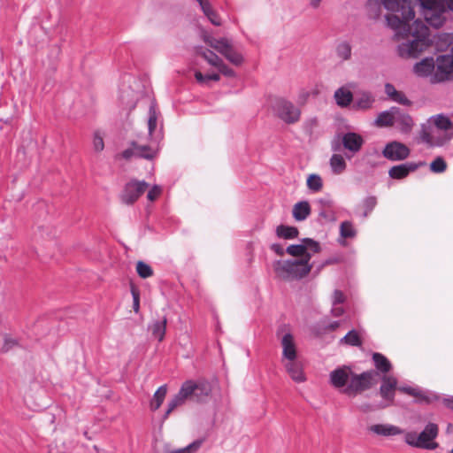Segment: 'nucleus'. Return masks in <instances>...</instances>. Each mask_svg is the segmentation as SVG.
Here are the masks:
<instances>
[{
	"label": "nucleus",
	"instance_id": "obj_8",
	"mask_svg": "<svg viewBox=\"0 0 453 453\" xmlns=\"http://www.w3.org/2000/svg\"><path fill=\"white\" fill-rule=\"evenodd\" d=\"M275 114L287 124H295L299 121L301 110L292 102L284 98H275L272 103Z\"/></svg>",
	"mask_w": 453,
	"mask_h": 453
},
{
	"label": "nucleus",
	"instance_id": "obj_49",
	"mask_svg": "<svg viewBox=\"0 0 453 453\" xmlns=\"http://www.w3.org/2000/svg\"><path fill=\"white\" fill-rule=\"evenodd\" d=\"M421 5L427 10L436 11L441 7V4L438 0H420Z\"/></svg>",
	"mask_w": 453,
	"mask_h": 453
},
{
	"label": "nucleus",
	"instance_id": "obj_52",
	"mask_svg": "<svg viewBox=\"0 0 453 453\" xmlns=\"http://www.w3.org/2000/svg\"><path fill=\"white\" fill-rule=\"evenodd\" d=\"M345 300V296L341 290H335L333 295V304L336 305L338 303H343Z\"/></svg>",
	"mask_w": 453,
	"mask_h": 453
},
{
	"label": "nucleus",
	"instance_id": "obj_4",
	"mask_svg": "<svg viewBox=\"0 0 453 453\" xmlns=\"http://www.w3.org/2000/svg\"><path fill=\"white\" fill-rule=\"evenodd\" d=\"M439 432L438 426L429 423L420 433L408 432L405 434V442L412 447L418 449H434L438 444L434 441Z\"/></svg>",
	"mask_w": 453,
	"mask_h": 453
},
{
	"label": "nucleus",
	"instance_id": "obj_61",
	"mask_svg": "<svg viewBox=\"0 0 453 453\" xmlns=\"http://www.w3.org/2000/svg\"><path fill=\"white\" fill-rule=\"evenodd\" d=\"M219 79H220V76L219 73L207 74V82L209 81H219Z\"/></svg>",
	"mask_w": 453,
	"mask_h": 453
},
{
	"label": "nucleus",
	"instance_id": "obj_62",
	"mask_svg": "<svg viewBox=\"0 0 453 453\" xmlns=\"http://www.w3.org/2000/svg\"><path fill=\"white\" fill-rule=\"evenodd\" d=\"M322 0H310V4L312 8L317 9L320 5Z\"/></svg>",
	"mask_w": 453,
	"mask_h": 453
},
{
	"label": "nucleus",
	"instance_id": "obj_38",
	"mask_svg": "<svg viewBox=\"0 0 453 453\" xmlns=\"http://www.w3.org/2000/svg\"><path fill=\"white\" fill-rule=\"evenodd\" d=\"M448 168L446 160L441 157H436L429 165V170L434 173H442Z\"/></svg>",
	"mask_w": 453,
	"mask_h": 453
},
{
	"label": "nucleus",
	"instance_id": "obj_19",
	"mask_svg": "<svg viewBox=\"0 0 453 453\" xmlns=\"http://www.w3.org/2000/svg\"><path fill=\"white\" fill-rule=\"evenodd\" d=\"M283 363L288 373L294 381L301 383L306 380V377L303 373V366L300 362L296 359H292Z\"/></svg>",
	"mask_w": 453,
	"mask_h": 453
},
{
	"label": "nucleus",
	"instance_id": "obj_50",
	"mask_svg": "<svg viewBox=\"0 0 453 453\" xmlns=\"http://www.w3.org/2000/svg\"><path fill=\"white\" fill-rule=\"evenodd\" d=\"M93 146L96 151H102L104 148L103 137L98 132L94 134Z\"/></svg>",
	"mask_w": 453,
	"mask_h": 453
},
{
	"label": "nucleus",
	"instance_id": "obj_24",
	"mask_svg": "<svg viewBox=\"0 0 453 453\" xmlns=\"http://www.w3.org/2000/svg\"><path fill=\"white\" fill-rule=\"evenodd\" d=\"M394 112L395 117V124H397L403 132H409L413 127L412 118L396 107H394Z\"/></svg>",
	"mask_w": 453,
	"mask_h": 453
},
{
	"label": "nucleus",
	"instance_id": "obj_31",
	"mask_svg": "<svg viewBox=\"0 0 453 453\" xmlns=\"http://www.w3.org/2000/svg\"><path fill=\"white\" fill-rule=\"evenodd\" d=\"M431 119L433 120L434 127L442 132L449 133V131L453 127V123L449 118L443 114L434 115Z\"/></svg>",
	"mask_w": 453,
	"mask_h": 453
},
{
	"label": "nucleus",
	"instance_id": "obj_44",
	"mask_svg": "<svg viewBox=\"0 0 453 453\" xmlns=\"http://www.w3.org/2000/svg\"><path fill=\"white\" fill-rule=\"evenodd\" d=\"M129 284L130 292L133 296V309L136 313H138L140 311V289L132 280L129 281Z\"/></svg>",
	"mask_w": 453,
	"mask_h": 453
},
{
	"label": "nucleus",
	"instance_id": "obj_23",
	"mask_svg": "<svg viewBox=\"0 0 453 453\" xmlns=\"http://www.w3.org/2000/svg\"><path fill=\"white\" fill-rule=\"evenodd\" d=\"M375 99L370 92H359L357 94L353 108L356 110L366 111L372 107Z\"/></svg>",
	"mask_w": 453,
	"mask_h": 453
},
{
	"label": "nucleus",
	"instance_id": "obj_53",
	"mask_svg": "<svg viewBox=\"0 0 453 453\" xmlns=\"http://www.w3.org/2000/svg\"><path fill=\"white\" fill-rule=\"evenodd\" d=\"M195 78L200 84H207V75H203L200 71L195 73Z\"/></svg>",
	"mask_w": 453,
	"mask_h": 453
},
{
	"label": "nucleus",
	"instance_id": "obj_16",
	"mask_svg": "<svg viewBox=\"0 0 453 453\" xmlns=\"http://www.w3.org/2000/svg\"><path fill=\"white\" fill-rule=\"evenodd\" d=\"M421 165V163L418 165L416 163L410 162L394 165L388 170V176L394 180L405 179L411 173L415 172Z\"/></svg>",
	"mask_w": 453,
	"mask_h": 453
},
{
	"label": "nucleus",
	"instance_id": "obj_21",
	"mask_svg": "<svg viewBox=\"0 0 453 453\" xmlns=\"http://www.w3.org/2000/svg\"><path fill=\"white\" fill-rule=\"evenodd\" d=\"M166 324V317L162 316L149 325L148 332L154 339L162 342L165 334Z\"/></svg>",
	"mask_w": 453,
	"mask_h": 453
},
{
	"label": "nucleus",
	"instance_id": "obj_43",
	"mask_svg": "<svg viewBox=\"0 0 453 453\" xmlns=\"http://www.w3.org/2000/svg\"><path fill=\"white\" fill-rule=\"evenodd\" d=\"M350 346H360L362 344L359 334L356 330L349 331L342 340Z\"/></svg>",
	"mask_w": 453,
	"mask_h": 453
},
{
	"label": "nucleus",
	"instance_id": "obj_55",
	"mask_svg": "<svg viewBox=\"0 0 453 453\" xmlns=\"http://www.w3.org/2000/svg\"><path fill=\"white\" fill-rule=\"evenodd\" d=\"M426 19L430 23V25L434 27H439L441 24V17H434V19L426 17Z\"/></svg>",
	"mask_w": 453,
	"mask_h": 453
},
{
	"label": "nucleus",
	"instance_id": "obj_34",
	"mask_svg": "<svg viewBox=\"0 0 453 453\" xmlns=\"http://www.w3.org/2000/svg\"><path fill=\"white\" fill-rule=\"evenodd\" d=\"M196 52L197 54L201 55L211 65L216 68H218L223 62V60L217 54L210 50L198 48Z\"/></svg>",
	"mask_w": 453,
	"mask_h": 453
},
{
	"label": "nucleus",
	"instance_id": "obj_29",
	"mask_svg": "<svg viewBox=\"0 0 453 453\" xmlns=\"http://www.w3.org/2000/svg\"><path fill=\"white\" fill-rule=\"evenodd\" d=\"M336 104L341 107H347L353 100V95L350 90L340 88L334 92Z\"/></svg>",
	"mask_w": 453,
	"mask_h": 453
},
{
	"label": "nucleus",
	"instance_id": "obj_39",
	"mask_svg": "<svg viewBox=\"0 0 453 453\" xmlns=\"http://www.w3.org/2000/svg\"><path fill=\"white\" fill-rule=\"evenodd\" d=\"M186 401L187 400L178 392V394L169 401L164 418H167L170 413H172L176 408L184 404Z\"/></svg>",
	"mask_w": 453,
	"mask_h": 453
},
{
	"label": "nucleus",
	"instance_id": "obj_15",
	"mask_svg": "<svg viewBox=\"0 0 453 453\" xmlns=\"http://www.w3.org/2000/svg\"><path fill=\"white\" fill-rule=\"evenodd\" d=\"M196 391H201L203 394H209L210 388L206 383H196L192 380H187L180 387L179 393L186 400H194V393Z\"/></svg>",
	"mask_w": 453,
	"mask_h": 453
},
{
	"label": "nucleus",
	"instance_id": "obj_11",
	"mask_svg": "<svg viewBox=\"0 0 453 453\" xmlns=\"http://www.w3.org/2000/svg\"><path fill=\"white\" fill-rule=\"evenodd\" d=\"M286 251L292 257L306 258V256H309L311 258V252L319 253L320 251V246L318 242L310 238H305L303 240V244L289 245Z\"/></svg>",
	"mask_w": 453,
	"mask_h": 453
},
{
	"label": "nucleus",
	"instance_id": "obj_12",
	"mask_svg": "<svg viewBox=\"0 0 453 453\" xmlns=\"http://www.w3.org/2000/svg\"><path fill=\"white\" fill-rule=\"evenodd\" d=\"M397 389V380L393 376L384 375L380 388V395L386 401V404L380 408L392 405L394 403L395 392Z\"/></svg>",
	"mask_w": 453,
	"mask_h": 453
},
{
	"label": "nucleus",
	"instance_id": "obj_10",
	"mask_svg": "<svg viewBox=\"0 0 453 453\" xmlns=\"http://www.w3.org/2000/svg\"><path fill=\"white\" fill-rule=\"evenodd\" d=\"M411 150L403 142L393 141L386 144L382 156L389 161H403L409 157Z\"/></svg>",
	"mask_w": 453,
	"mask_h": 453
},
{
	"label": "nucleus",
	"instance_id": "obj_36",
	"mask_svg": "<svg viewBox=\"0 0 453 453\" xmlns=\"http://www.w3.org/2000/svg\"><path fill=\"white\" fill-rule=\"evenodd\" d=\"M204 439H198L189 445L178 449H166L165 450V453H196L198 451V449L201 448L202 444L203 443Z\"/></svg>",
	"mask_w": 453,
	"mask_h": 453
},
{
	"label": "nucleus",
	"instance_id": "obj_41",
	"mask_svg": "<svg viewBox=\"0 0 453 453\" xmlns=\"http://www.w3.org/2000/svg\"><path fill=\"white\" fill-rule=\"evenodd\" d=\"M19 341L16 338H12L10 334H4V343L0 348V352L7 353L15 347H19Z\"/></svg>",
	"mask_w": 453,
	"mask_h": 453
},
{
	"label": "nucleus",
	"instance_id": "obj_28",
	"mask_svg": "<svg viewBox=\"0 0 453 453\" xmlns=\"http://www.w3.org/2000/svg\"><path fill=\"white\" fill-rule=\"evenodd\" d=\"M200 7L203 12V14L209 19V20L215 26L221 25V19L219 14L214 11L209 0H203L201 3Z\"/></svg>",
	"mask_w": 453,
	"mask_h": 453
},
{
	"label": "nucleus",
	"instance_id": "obj_59",
	"mask_svg": "<svg viewBox=\"0 0 453 453\" xmlns=\"http://www.w3.org/2000/svg\"><path fill=\"white\" fill-rule=\"evenodd\" d=\"M343 312H344V310H343V308H342V307H335V306H334V307L332 309V314H333V316H334V317H340V316H342V315L343 314Z\"/></svg>",
	"mask_w": 453,
	"mask_h": 453
},
{
	"label": "nucleus",
	"instance_id": "obj_13",
	"mask_svg": "<svg viewBox=\"0 0 453 453\" xmlns=\"http://www.w3.org/2000/svg\"><path fill=\"white\" fill-rule=\"evenodd\" d=\"M342 143L346 150L355 155L360 151L365 141L359 134L349 132L342 135Z\"/></svg>",
	"mask_w": 453,
	"mask_h": 453
},
{
	"label": "nucleus",
	"instance_id": "obj_3",
	"mask_svg": "<svg viewBox=\"0 0 453 453\" xmlns=\"http://www.w3.org/2000/svg\"><path fill=\"white\" fill-rule=\"evenodd\" d=\"M309 262V256H306V258H297L285 261L279 260L273 264V270L277 277L281 280H299L310 273L312 266Z\"/></svg>",
	"mask_w": 453,
	"mask_h": 453
},
{
	"label": "nucleus",
	"instance_id": "obj_42",
	"mask_svg": "<svg viewBox=\"0 0 453 453\" xmlns=\"http://www.w3.org/2000/svg\"><path fill=\"white\" fill-rule=\"evenodd\" d=\"M307 187L313 192H319L323 188V181L319 175L310 174L307 178Z\"/></svg>",
	"mask_w": 453,
	"mask_h": 453
},
{
	"label": "nucleus",
	"instance_id": "obj_27",
	"mask_svg": "<svg viewBox=\"0 0 453 453\" xmlns=\"http://www.w3.org/2000/svg\"><path fill=\"white\" fill-rule=\"evenodd\" d=\"M311 214V206L308 202L303 201L293 207V217L297 221L304 220Z\"/></svg>",
	"mask_w": 453,
	"mask_h": 453
},
{
	"label": "nucleus",
	"instance_id": "obj_48",
	"mask_svg": "<svg viewBox=\"0 0 453 453\" xmlns=\"http://www.w3.org/2000/svg\"><path fill=\"white\" fill-rule=\"evenodd\" d=\"M162 194V188L160 186L155 185L153 186L147 194V199L150 202H154L157 200Z\"/></svg>",
	"mask_w": 453,
	"mask_h": 453
},
{
	"label": "nucleus",
	"instance_id": "obj_33",
	"mask_svg": "<svg viewBox=\"0 0 453 453\" xmlns=\"http://www.w3.org/2000/svg\"><path fill=\"white\" fill-rule=\"evenodd\" d=\"M299 231L295 226L280 225L276 228V234L279 238L290 240L298 236Z\"/></svg>",
	"mask_w": 453,
	"mask_h": 453
},
{
	"label": "nucleus",
	"instance_id": "obj_37",
	"mask_svg": "<svg viewBox=\"0 0 453 453\" xmlns=\"http://www.w3.org/2000/svg\"><path fill=\"white\" fill-rule=\"evenodd\" d=\"M330 166L335 174H340L346 169V162L340 154H334L330 158Z\"/></svg>",
	"mask_w": 453,
	"mask_h": 453
},
{
	"label": "nucleus",
	"instance_id": "obj_7",
	"mask_svg": "<svg viewBox=\"0 0 453 453\" xmlns=\"http://www.w3.org/2000/svg\"><path fill=\"white\" fill-rule=\"evenodd\" d=\"M452 137V133L442 132L429 125H422L418 132V139L419 142L434 148L444 146L450 142Z\"/></svg>",
	"mask_w": 453,
	"mask_h": 453
},
{
	"label": "nucleus",
	"instance_id": "obj_45",
	"mask_svg": "<svg viewBox=\"0 0 453 453\" xmlns=\"http://www.w3.org/2000/svg\"><path fill=\"white\" fill-rule=\"evenodd\" d=\"M340 233L343 238H352L356 235V230L349 221H344L341 224Z\"/></svg>",
	"mask_w": 453,
	"mask_h": 453
},
{
	"label": "nucleus",
	"instance_id": "obj_46",
	"mask_svg": "<svg viewBox=\"0 0 453 453\" xmlns=\"http://www.w3.org/2000/svg\"><path fill=\"white\" fill-rule=\"evenodd\" d=\"M133 148H128L125 150L121 153V157L127 160L131 159L133 157H142V147L137 146L135 143H133Z\"/></svg>",
	"mask_w": 453,
	"mask_h": 453
},
{
	"label": "nucleus",
	"instance_id": "obj_25",
	"mask_svg": "<svg viewBox=\"0 0 453 453\" xmlns=\"http://www.w3.org/2000/svg\"><path fill=\"white\" fill-rule=\"evenodd\" d=\"M385 93L394 102L401 104L403 105H410L411 101L405 96V95L395 89L394 85L387 83L385 85Z\"/></svg>",
	"mask_w": 453,
	"mask_h": 453
},
{
	"label": "nucleus",
	"instance_id": "obj_18",
	"mask_svg": "<svg viewBox=\"0 0 453 453\" xmlns=\"http://www.w3.org/2000/svg\"><path fill=\"white\" fill-rule=\"evenodd\" d=\"M119 101L125 110L132 111L139 101V95L129 87H122L119 90Z\"/></svg>",
	"mask_w": 453,
	"mask_h": 453
},
{
	"label": "nucleus",
	"instance_id": "obj_35",
	"mask_svg": "<svg viewBox=\"0 0 453 453\" xmlns=\"http://www.w3.org/2000/svg\"><path fill=\"white\" fill-rule=\"evenodd\" d=\"M167 388L165 385H163L157 388L150 405L152 411H156L161 406L165 398Z\"/></svg>",
	"mask_w": 453,
	"mask_h": 453
},
{
	"label": "nucleus",
	"instance_id": "obj_63",
	"mask_svg": "<svg viewBox=\"0 0 453 453\" xmlns=\"http://www.w3.org/2000/svg\"><path fill=\"white\" fill-rule=\"evenodd\" d=\"M142 260H139L137 261L136 263V272H137V274L142 277Z\"/></svg>",
	"mask_w": 453,
	"mask_h": 453
},
{
	"label": "nucleus",
	"instance_id": "obj_32",
	"mask_svg": "<svg viewBox=\"0 0 453 453\" xmlns=\"http://www.w3.org/2000/svg\"><path fill=\"white\" fill-rule=\"evenodd\" d=\"M372 360L376 369L380 372L387 373L392 368V365L389 360L380 353H373Z\"/></svg>",
	"mask_w": 453,
	"mask_h": 453
},
{
	"label": "nucleus",
	"instance_id": "obj_57",
	"mask_svg": "<svg viewBox=\"0 0 453 453\" xmlns=\"http://www.w3.org/2000/svg\"><path fill=\"white\" fill-rule=\"evenodd\" d=\"M397 389L410 395L417 396L416 390L412 388H398Z\"/></svg>",
	"mask_w": 453,
	"mask_h": 453
},
{
	"label": "nucleus",
	"instance_id": "obj_14",
	"mask_svg": "<svg viewBox=\"0 0 453 453\" xmlns=\"http://www.w3.org/2000/svg\"><path fill=\"white\" fill-rule=\"evenodd\" d=\"M351 374L352 371L348 366L337 368L331 372L330 382L336 388H343L349 382Z\"/></svg>",
	"mask_w": 453,
	"mask_h": 453
},
{
	"label": "nucleus",
	"instance_id": "obj_51",
	"mask_svg": "<svg viewBox=\"0 0 453 453\" xmlns=\"http://www.w3.org/2000/svg\"><path fill=\"white\" fill-rule=\"evenodd\" d=\"M219 73H221L223 75L226 76V77H234L235 76V72L228 67L225 63L224 61L221 63V65L217 68Z\"/></svg>",
	"mask_w": 453,
	"mask_h": 453
},
{
	"label": "nucleus",
	"instance_id": "obj_64",
	"mask_svg": "<svg viewBox=\"0 0 453 453\" xmlns=\"http://www.w3.org/2000/svg\"><path fill=\"white\" fill-rule=\"evenodd\" d=\"M339 326V322H334L330 324L329 328L331 330H335Z\"/></svg>",
	"mask_w": 453,
	"mask_h": 453
},
{
	"label": "nucleus",
	"instance_id": "obj_56",
	"mask_svg": "<svg viewBox=\"0 0 453 453\" xmlns=\"http://www.w3.org/2000/svg\"><path fill=\"white\" fill-rule=\"evenodd\" d=\"M153 275V270L151 267L143 263V279Z\"/></svg>",
	"mask_w": 453,
	"mask_h": 453
},
{
	"label": "nucleus",
	"instance_id": "obj_17",
	"mask_svg": "<svg viewBox=\"0 0 453 453\" xmlns=\"http://www.w3.org/2000/svg\"><path fill=\"white\" fill-rule=\"evenodd\" d=\"M142 194V181L132 180L126 184L121 196L123 203L132 204Z\"/></svg>",
	"mask_w": 453,
	"mask_h": 453
},
{
	"label": "nucleus",
	"instance_id": "obj_9",
	"mask_svg": "<svg viewBox=\"0 0 453 453\" xmlns=\"http://www.w3.org/2000/svg\"><path fill=\"white\" fill-rule=\"evenodd\" d=\"M432 81L434 82L453 81V56L442 55L437 58Z\"/></svg>",
	"mask_w": 453,
	"mask_h": 453
},
{
	"label": "nucleus",
	"instance_id": "obj_5",
	"mask_svg": "<svg viewBox=\"0 0 453 453\" xmlns=\"http://www.w3.org/2000/svg\"><path fill=\"white\" fill-rule=\"evenodd\" d=\"M377 372L375 371H367L360 374L352 372L349 382L344 389L348 395H357L366 391L377 384Z\"/></svg>",
	"mask_w": 453,
	"mask_h": 453
},
{
	"label": "nucleus",
	"instance_id": "obj_2",
	"mask_svg": "<svg viewBox=\"0 0 453 453\" xmlns=\"http://www.w3.org/2000/svg\"><path fill=\"white\" fill-rule=\"evenodd\" d=\"M149 104L147 126L150 143L143 145V158L153 159L157 156L160 142L163 139L162 114L159 112L154 95L151 91H143V100Z\"/></svg>",
	"mask_w": 453,
	"mask_h": 453
},
{
	"label": "nucleus",
	"instance_id": "obj_47",
	"mask_svg": "<svg viewBox=\"0 0 453 453\" xmlns=\"http://www.w3.org/2000/svg\"><path fill=\"white\" fill-rule=\"evenodd\" d=\"M377 199L375 196L365 198L362 203L363 216L366 217L376 206Z\"/></svg>",
	"mask_w": 453,
	"mask_h": 453
},
{
	"label": "nucleus",
	"instance_id": "obj_20",
	"mask_svg": "<svg viewBox=\"0 0 453 453\" xmlns=\"http://www.w3.org/2000/svg\"><path fill=\"white\" fill-rule=\"evenodd\" d=\"M282 346V362L296 359L297 352L294 342V337L291 334H286L281 339Z\"/></svg>",
	"mask_w": 453,
	"mask_h": 453
},
{
	"label": "nucleus",
	"instance_id": "obj_26",
	"mask_svg": "<svg viewBox=\"0 0 453 453\" xmlns=\"http://www.w3.org/2000/svg\"><path fill=\"white\" fill-rule=\"evenodd\" d=\"M435 64L433 58H425L414 65V72L419 76H427L434 73Z\"/></svg>",
	"mask_w": 453,
	"mask_h": 453
},
{
	"label": "nucleus",
	"instance_id": "obj_30",
	"mask_svg": "<svg viewBox=\"0 0 453 453\" xmlns=\"http://www.w3.org/2000/svg\"><path fill=\"white\" fill-rule=\"evenodd\" d=\"M395 117L394 112V107L390 109V111H385L380 112L376 120L375 124L377 127H392L395 124Z\"/></svg>",
	"mask_w": 453,
	"mask_h": 453
},
{
	"label": "nucleus",
	"instance_id": "obj_1",
	"mask_svg": "<svg viewBox=\"0 0 453 453\" xmlns=\"http://www.w3.org/2000/svg\"><path fill=\"white\" fill-rule=\"evenodd\" d=\"M381 4L393 13L386 15L388 27L394 29L395 37L409 39L398 45V54L404 58H416L430 46L429 29L419 19L411 25L415 12L409 2L405 0H380Z\"/></svg>",
	"mask_w": 453,
	"mask_h": 453
},
{
	"label": "nucleus",
	"instance_id": "obj_22",
	"mask_svg": "<svg viewBox=\"0 0 453 453\" xmlns=\"http://www.w3.org/2000/svg\"><path fill=\"white\" fill-rule=\"evenodd\" d=\"M368 430L375 434L382 436H394L403 433L401 428L389 424L372 425L368 427Z\"/></svg>",
	"mask_w": 453,
	"mask_h": 453
},
{
	"label": "nucleus",
	"instance_id": "obj_6",
	"mask_svg": "<svg viewBox=\"0 0 453 453\" xmlns=\"http://www.w3.org/2000/svg\"><path fill=\"white\" fill-rule=\"evenodd\" d=\"M204 42L215 50L223 55L229 62L234 65H241L243 62L242 56L236 51L231 42L226 38L216 39L210 35H203Z\"/></svg>",
	"mask_w": 453,
	"mask_h": 453
},
{
	"label": "nucleus",
	"instance_id": "obj_58",
	"mask_svg": "<svg viewBox=\"0 0 453 453\" xmlns=\"http://www.w3.org/2000/svg\"><path fill=\"white\" fill-rule=\"evenodd\" d=\"M209 394H203L201 391H196L194 393V401H202L204 397L208 396Z\"/></svg>",
	"mask_w": 453,
	"mask_h": 453
},
{
	"label": "nucleus",
	"instance_id": "obj_60",
	"mask_svg": "<svg viewBox=\"0 0 453 453\" xmlns=\"http://www.w3.org/2000/svg\"><path fill=\"white\" fill-rule=\"evenodd\" d=\"M442 2L441 7L453 11V0H441Z\"/></svg>",
	"mask_w": 453,
	"mask_h": 453
},
{
	"label": "nucleus",
	"instance_id": "obj_54",
	"mask_svg": "<svg viewBox=\"0 0 453 453\" xmlns=\"http://www.w3.org/2000/svg\"><path fill=\"white\" fill-rule=\"evenodd\" d=\"M271 250L273 251H274L279 256H283L284 255V250H283L282 246L278 244V243L272 244Z\"/></svg>",
	"mask_w": 453,
	"mask_h": 453
},
{
	"label": "nucleus",
	"instance_id": "obj_40",
	"mask_svg": "<svg viewBox=\"0 0 453 453\" xmlns=\"http://www.w3.org/2000/svg\"><path fill=\"white\" fill-rule=\"evenodd\" d=\"M337 57L343 61L349 60L351 58V46L347 42H340L336 47Z\"/></svg>",
	"mask_w": 453,
	"mask_h": 453
}]
</instances>
